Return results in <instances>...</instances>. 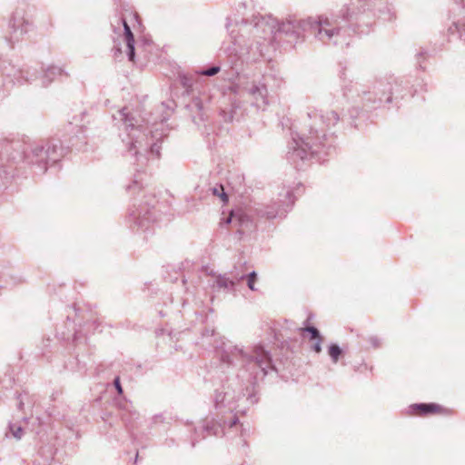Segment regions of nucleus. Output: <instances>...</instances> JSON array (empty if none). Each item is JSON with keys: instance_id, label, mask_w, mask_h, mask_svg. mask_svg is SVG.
Here are the masks:
<instances>
[{"instance_id": "obj_1", "label": "nucleus", "mask_w": 465, "mask_h": 465, "mask_svg": "<svg viewBox=\"0 0 465 465\" xmlns=\"http://www.w3.org/2000/svg\"><path fill=\"white\" fill-rule=\"evenodd\" d=\"M202 341L215 349L221 359L218 371L221 386L215 389L213 396L214 411L212 417L203 420V429L208 435L219 436L240 428L243 435L246 429L238 424L237 417L239 412H245L241 402L258 379L273 369L271 354L262 345H255L252 352H247L242 346L224 340L209 328L203 332Z\"/></svg>"}, {"instance_id": "obj_2", "label": "nucleus", "mask_w": 465, "mask_h": 465, "mask_svg": "<svg viewBox=\"0 0 465 465\" xmlns=\"http://www.w3.org/2000/svg\"><path fill=\"white\" fill-rule=\"evenodd\" d=\"M361 12L362 9L351 2L343 5L337 13L322 15L317 19L312 17L300 20L290 18L279 24L271 15H253L252 21L253 25L251 27L245 17H242L241 22L236 18L234 20L228 18L226 28L232 46L226 47L225 51L229 53V55H234L237 59L243 60L250 52L246 35L266 40L277 32L300 37L302 33L311 31L315 38L324 44L348 45L347 38L352 31L351 25Z\"/></svg>"}, {"instance_id": "obj_3", "label": "nucleus", "mask_w": 465, "mask_h": 465, "mask_svg": "<svg viewBox=\"0 0 465 465\" xmlns=\"http://www.w3.org/2000/svg\"><path fill=\"white\" fill-rule=\"evenodd\" d=\"M338 121L339 115L334 111L310 109L301 130L292 134L288 145V159L295 164L312 157L324 161L333 147V139L327 135V128Z\"/></svg>"}, {"instance_id": "obj_4", "label": "nucleus", "mask_w": 465, "mask_h": 465, "mask_svg": "<svg viewBox=\"0 0 465 465\" xmlns=\"http://www.w3.org/2000/svg\"><path fill=\"white\" fill-rule=\"evenodd\" d=\"M113 118L116 123H122V142L127 152L136 157L138 162L146 161L149 154L155 158L160 156L161 146L158 143L164 134L163 132L159 133L157 127L143 125V120L135 116L126 107L119 110Z\"/></svg>"}, {"instance_id": "obj_5", "label": "nucleus", "mask_w": 465, "mask_h": 465, "mask_svg": "<svg viewBox=\"0 0 465 465\" xmlns=\"http://www.w3.org/2000/svg\"><path fill=\"white\" fill-rule=\"evenodd\" d=\"M63 148L54 141H45L31 145L26 152L25 144L19 140L7 141L0 151L1 160L15 163L25 162L35 175H43L50 162L55 163L62 156Z\"/></svg>"}, {"instance_id": "obj_6", "label": "nucleus", "mask_w": 465, "mask_h": 465, "mask_svg": "<svg viewBox=\"0 0 465 465\" xmlns=\"http://www.w3.org/2000/svg\"><path fill=\"white\" fill-rule=\"evenodd\" d=\"M340 77L342 81L343 95L354 104H358L360 100L366 110L391 103L394 87L398 85L397 82L381 80L374 84L373 91L371 93L362 91L358 83L348 80L345 73H342Z\"/></svg>"}, {"instance_id": "obj_7", "label": "nucleus", "mask_w": 465, "mask_h": 465, "mask_svg": "<svg viewBox=\"0 0 465 465\" xmlns=\"http://www.w3.org/2000/svg\"><path fill=\"white\" fill-rule=\"evenodd\" d=\"M238 95L248 96L252 104L258 109H264L268 104V89L263 77L252 79L248 76H238L230 87Z\"/></svg>"}, {"instance_id": "obj_8", "label": "nucleus", "mask_w": 465, "mask_h": 465, "mask_svg": "<svg viewBox=\"0 0 465 465\" xmlns=\"http://www.w3.org/2000/svg\"><path fill=\"white\" fill-rule=\"evenodd\" d=\"M38 71L36 68H18L15 65L8 64L3 68V76L6 89L14 85H22L25 83H32L38 78Z\"/></svg>"}, {"instance_id": "obj_9", "label": "nucleus", "mask_w": 465, "mask_h": 465, "mask_svg": "<svg viewBox=\"0 0 465 465\" xmlns=\"http://www.w3.org/2000/svg\"><path fill=\"white\" fill-rule=\"evenodd\" d=\"M33 28L32 22L25 16L24 9H16L11 15L8 22V41L15 44L21 40L24 35Z\"/></svg>"}, {"instance_id": "obj_10", "label": "nucleus", "mask_w": 465, "mask_h": 465, "mask_svg": "<svg viewBox=\"0 0 465 465\" xmlns=\"http://www.w3.org/2000/svg\"><path fill=\"white\" fill-rule=\"evenodd\" d=\"M282 196V198L279 200V203H274L272 205L265 207L264 210L261 211V214L267 219L284 216L290 207L293 204L294 200L292 193L290 190H284Z\"/></svg>"}, {"instance_id": "obj_11", "label": "nucleus", "mask_w": 465, "mask_h": 465, "mask_svg": "<svg viewBox=\"0 0 465 465\" xmlns=\"http://www.w3.org/2000/svg\"><path fill=\"white\" fill-rule=\"evenodd\" d=\"M154 211L148 206H139L130 212V220L137 225L139 229L145 232L150 228V223L154 222Z\"/></svg>"}, {"instance_id": "obj_12", "label": "nucleus", "mask_w": 465, "mask_h": 465, "mask_svg": "<svg viewBox=\"0 0 465 465\" xmlns=\"http://www.w3.org/2000/svg\"><path fill=\"white\" fill-rule=\"evenodd\" d=\"M120 23L124 28V34L122 35L123 41L125 46L126 55L129 61L134 62L135 57V48H134V35L131 31L130 26L124 19H121Z\"/></svg>"}, {"instance_id": "obj_13", "label": "nucleus", "mask_w": 465, "mask_h": 465, "mask_svg": "<svg viewBox=\"0 0 465 465\" xmlns=\"http://www.w3.org/2000/svg\"><path fill=\"white\" fill-rule=\"evenodd\" d=\"M64 74H66L64 68L57 65H49L42 72V84L44 86H47Z\"/></svg>"}, {"instance_id": "obj_14", "label": "nucleus", "mask_w": 465, "mask_h": 465, "mask_svg": "<svg viewBox=\"0 0 465 465\" xmlns=\"http://www.w3.org/2000/svg\"><path fill=\"white\" fill-rule=\"evenodd\" d=\"M231 223L238 224L240 227L246 229H249L252 226V221L249 219L248 215L241 210L231 212L230 215L225 220V223Z\"/></svg>"}, {"instance_id": "obj_15", "label": "nucleus", "mask_w": 465, "mask_h": 465, "mask_svg": "<svg viewBox=\"0 0 465 465\" xmlns=\"http://www.w3.org/2000/svg\"><path fill=\"white\" fill-rule=\"evenodd\" d=\"M414 414H429L438 412L441 407L436 403H416L410 406Z\"/></svg>"}, {"instance_id": "obj_16", "label": "nucleus", "mask_w": 465, "mask_h": 465, "mask_svg": "<svg viewBox=\"0 0 465 465\" xmlns=\"http://www.w3.org/2000/svg\"><path fill=\"white\" fill-rule=\"evenodd\" d=\"M235 284L236 282L233 280L228 278L226 275L219 274L214 280L213 287L217 288L218 290H223L231 292H234Z\"/></svg>"}, {"instance_id": "obj_17", "label": "nucleus", "mask_w": 465, "mask_h": 465, "mask_svg": "<svg viewBox=\"0 0 465 465\" xmlns=\"http://www.w3.org/2000/svg\"><path fill=\"white\" fill-rule=\"evenodd\" d=\"M23 434L24 430L20 425L15 423H9L7 430L5 432V437L9 438L10 436H12L16 440H19L22 439Z\"/></svg>"}, {"instance_id": "obj_18", "label": "nucleus", "mask_w": 465, "mask_h": 465, "mask_svg": "<svg viewBox=\"0 0 465 465\" xmlns=\"http://www.w3.org/2000/svg\"><path fill=\"white\" fill-rule=\"evenodd\" d=\"M342 353V349L338 344L331 343L328 346V354L332 363H337Z\"/></svg>"}, {"instance_id": "obj_19", "label": "nucleus", "mask_w": 465, "mask_h": 465, "mask_svg": "<svg viewBox=\"0 0 465 465\" xmlns=\"http://www.w3.org/2000/svg\"><path fill=\"white\" fill-rule=\"evenodd\" d=\"M164 424H169V418L164 413L155 414L150 420L151 428H157Z\"/></svg>"}, {"instance_id": "obj_20", "label": "nucleus", "mask_w": 465, "mask_h": 465, "mask_svg": "<svg viewBox=\"0 0 465 465\" xmlns=\"http://www.w3.org/2000/svg\"><path fill=\"white\" fill-rule=\"evenodd\" d=\"M450 34L457 33L459 37L465 42V24H460V22H454L451 26L449 28Z\"/></svg>"}, {"instance_id": "obj_21", "label": "nucleus", "mask_w": 465, "mask_h": 465, "mask_svg": "<svg viewBox=\"0 0 465 465\" xmlns=\"http://www.w3.org/2000/svg\"><path fill=\"white\" fill-rule=\"evenodd\" d=\"M213 195H216L222 199L223 203L228 201V196L224 192V188L223 185H216L213 189Z\"/></svg>"}, {"instance_id": "obj_22", "label": "nucleus", "mask_w": 465, "mask_h": 465, "mask_svg": "<svg viewBox=\"0 0 465 465\" xmlns=\"http://www.w3.org/2000/svg\"><path fill=\"white\" fill-rule=\"evenodd\" d=\"M302 331L309 333L310 341L316 340L322 336L319 330L314 326L305 327L302 329Z\"/></svg>"}, {"instance_id": "obj_23", "label": "nucleus", "mask_w": 465, "mask_h": 465, "mask_svg": "<svg viewBox=\"0 0 465 465\" xmlns=\"http://www.w3.org/2000/svg\"><path fill=\"white\" fill-rule=\"evenodd\" d=\"M221 71V67L217 65L211 66L210 68L199 72L202 75L213 76Z\"/></svg>"}, {"instance_id": "obj_24", "label": "nucleus", "mask_w": 465, "mask_h": 465, "mask_svg": "<svg viewBox=\"0 0 465 465\" xmlns=\"http://www.w3.org/2000/svg\"><path fill=\"white\" fill-rule=\"evenodd\" d=\"M257 279V273L253 271L247 275V285L250 290L255 291L254 283Z\"/></svg>"}, {"instance_id": "obj_25", "label": "nucleus", "mask_w": 465, "mask_h": 465, "mask_svg": "<svg viewBox=\"0 0 465 465\" xmlns=\"http://www.w3.org/2000/svg\"><path fill=\"white\" fill-rule=\"evenodd\" d=\"M312 341V344L311 346L312 350L316 353L322 352V344L323 341V337L321 336L320 338L313 340Z\"/></svg>"}, {"instance_id": "obj_26", "label": "nucleus", "mask_w": 465, "mask_h": 465, "mask_svg": "<svg viewBox=\"0 0 465 465\" xmlns=\"http://www.w3.org/2000/svg\"><path fill=\"white\" fill-rule=\"evenodd\" d=\"M223 113H224L223 118L226 122H232L233 120L237 119L236 111L234 109H232L229 113H225V112H223Z\"/></svg>"}, {"instance_id": "obj_27", "label": "nucleus", "mask_w": 465, "mask_h": 465, "mask_svg": "<svg viewBox=\"0 0 465 465\" xmlns=\"http://www.w3.org/2000/svg\"><path fill=\"white\" fill-rule=\"evenodd\" d=\"M236 9L239 14H241L242 15H245V10L247 9L246 1L244 0V1L239 2Z\"/></svg>"}, {"instance_id": "obj_28", "label": "nucleus", "mask_w": 465, "mask_h": 465, "mask_svg": "<svg viewBox=\"0 0 465 465\" xmlns=\"http://www.w3.org/2000/svg\"><path fill=\"white\" fill-rule=\"evenodd\" d=\"M114 385L115 390L117 391L118 394H123V387L121 385L119 377H116L114 380Z\"/></svg>"}, {"instance_id": "obj_29", "label": "nucleus", "mask_w": 465, "mask_h": 465, "mask_svg": "<svg viewBox=\"0 0 465 465\" xmlns=\"http://www.w3.org/2000/svg\"><path fill=\"white\" fill-rule=\"evenodd\" d=\"M369 342L374 348L379 347L381 344L380 339L378 337H374V336L369 338Z\"/></svg>"}, {"instance_id": "obj_30", "label": "nucleus", "mask_w": 465, "mask_h": 465, "mask_svg": "<svg viewBox=\"0 0 465 465\" xmlns=\"http://www.w3.org/2000/svg\"><path fill=\"white\" fill-rule=\"evenodd\" d=\"M5 173V177L2 176V174L0 173V188L4 185H5V180H7V173H6V171H4Z\"/></svg>"}, {"instance_id": "obj_31", "label": "nucleus", "mask_w": 465, "mask_h": 465, "mask_svg": "<svg viewBox=\"0 0 465 465\" xmlns=\"http://www.w3.org/2000/svg\"><path fill=\"white\" fill-rule=\"evenodd\" d=\"M114 50L117 53H122V47H120V46H114Z\"/></svg>"}, {"instance_id": "obj_32", "label": "nucleus", "mask_w": 465, "mask_h": 465, "mask_svg": "<svg viewBox=\"0 0 465 465\" xmlns=\"http://www.w3.org/2000/svg\"><path fill=\"white\" fill-rule=\"evenodd\" d=\"M245 276L244 275H242L239 279H237V281H240L242 279H243Z\"/></svg>"}, {"instance_id": "obj_33", "label": "nucleus", "mask_w": 465, "mask_h": 465, "mask_svg": "<svg viewBox=\"0 0 465 465\" xmlns=\"http://www.w3.org/2000/svg\"><path fill=\"white\" fill-rule=\"evenodd\" d=\"M4 95V94H0V97H2Z\"/></svg>"}]
</instances>
